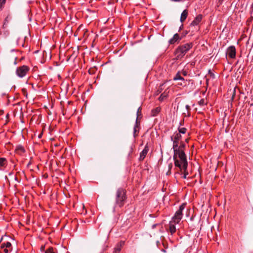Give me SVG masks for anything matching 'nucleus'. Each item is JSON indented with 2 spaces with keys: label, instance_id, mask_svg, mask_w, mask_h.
Instances as JSON below:
<instances>
[{
  "label": "nucleus",
  "instance_id": "obj_14",
  "mask_svg": "<svg viewBox=\"0 0 253 253\" xmlns=\"http://www.w3.org/2000/svg\"><path fill=\"white\" fill-rule=\"evenodd\" d=\"M6 160L5 158H0V170H1V168L4 167L6 164Z\"/></svg>",
  "mask_w": 253,
  "mask_h": 253
},
{
  "label": "nucleus",
  "instance_id": "obj_1",
  "mask_svg": "<svg viewBox=\"0 0 253 253\" xmlns=\"http://www.w3.org/2000/svg\"><path fill=\"white\" fill-rule=\"evenodd\" d=\"M185 207V204H183L180 206L179 209L176 211L174 215L169 223V231L171 235L176 232L175 224H178L182 218V211Z\"/></svg>",
  "mask_w": 253,
  "mask_h": 253
},
{
  "label": "nucleus",
  "instance_id": "obj_27",
  "mask_svg": "<svg viewBox=\"0 0 253 253\" xmlns=\"http://www.w3.org/2000/svg\"><path fill=\"white\" fill-rule=\"evenodd\" d=\"M6 0H0V2H1L2 4H4L5 3Z\"/></svg>",
  "mask_w": 253,
  "mask_h": 253
},
{
  "label": "nucleus",
  "instance_id": "obj_37",
  "mask_svg": "<svg viewBox=\"0 0 253 253\" xmlns=\"http://www.w3.org/2000/svg\"><path fill=\"white\" fill-rule=\"evenodd\" d=\"M13 174V173L12 172H10L9 173V175H12Z\"/></svg>",
  "mask_w": 253,
  "mask_h": 253
},
{
  "label": "nucleus",
  "instance_id": "obj_20",
  "mask_svg": "<svg viewBox=\"0 0 253 253\" xmlns=\"http://www.w3.org/2000/svg\"><path fill=\"white\" fill-rule=\"evenodd\" d=\"M178 131L179 132L178 133H179L180 134H184L186 131V128H185V127L179 128Z\"/></svg>",
  "mask_w": 253,
  "mask_h": 253
},
{
  "label": "nucleus",
  "instance_id": "obj_31",
  "mask_svg": "<svg viewBox=\"0 0 253 253\" xmlns=\"http://www.w3.org/2000/svg\"><path fill=\"white\" fill-rule=\"evenodd\" d=\"M14 179H15V180L17 181L18 182H20V181L18 180L16 176L14 177Z\"/></svg>",
  "mask_w": 253,
  "mask_h": 253
},
{
  "label": "nucleus",
  "instance_id": "obj_34",
  "mask_svg": "<svg viewBox=\"0 0 253 253\" xmlns=\"http://www.w3.org/2000/svg\"><path fill=\"white\" fill-rule=\"evenodd\" d=\"M141 108H140V107H139V108H138V110H137V113H138V112H139L140 111H141Z\"/></svg>",
  "mask_w": 253,
  "mask_h": 253
},
{
  "label": "nucleus",
  "instance_id": "obj_41",
  "mask_svg": "<svg viewBox=\"0 0 253 253\" xmlns=\"http://www.w3.org/2000/svg\"><path fill=\"white\" fill-rule=\"evenodd\" d=\"M44 248V247H42V249H43Z\"/></svg>",
  "mask_w": 253,
  "mask_h": 253
},
{
  "label": "nucleus",
  "instance_id": "obj_16",
  "mask_svg": "<svg viewBox=\"0 0 253 253\" xmlns=\"http://www.w3.org/2000/svg\"><path fill=\"white\" fill-rule=\"evenodd\" d=\"M137 127H138V124L137 119H136L135 124V126L133 128V135H134V137H135L137 135L136 134V132L137 131Z\"/></svg>",
  "mask_w": 253,
  "mask_h": 253
},
{
  "label": "nucleus",
  "instance_id": "obj_3",
  "mask_svg": "<svg viewBox=\"0 0 253 253\" xmlns=\"http://www.w3.org/2000/svg\"><path fill=\"white\" fill-rule=\"evenodd\" d=\"M185 147V144L181 142L177 151V152H176V159H177V157L179 158L181 163L183 164V168L185 170L187 168L188 162L184 151Z\"/></svg>",
  "mask_w": 253,
  "mask_h": 253
},
{
  "label": "nucleus",
  "instance_id": "obj_35",
  "mask_svg": "<svg viewBox=\"0 0 253 253\" xmlns=\"http://www.w3.org/2000/svg\"><path fill=\"white\" fill-rule=\"evenodd\" d=\"M3 4H2V3H1V2H0V9H1V7H2V5H3Z\"/></svg>",
  "mask_w": 253,
  "mask_h": 253
},
{
  "label": "nucleus",
  "instance_id": "obj_13",
  "mask_svg": "<svg viewBox=\"0 0 253 253\" xmlns=\"http://www.w3.org/2000/svg\"><path fill=\"white\" fill-rule=\"evenodd\" d=\"M160 110L161 108L160 107H159L153 109L151 111V116L153 117L157 116L158 114V113L160 112Z\"/></svg>",
  "mask_w": 253,
  "mask_h": 253
},
{
  "label": "nucleus",
  "instance_id": "obj_8",
  "mask_svg": "<svg viewBox=\"0 0 253 253\" xmlns=\"http://www.w3.org/2000/svg\"><path fill=\"white\" fill-rule=\"evenodd\" d=\"M181 39V38L180 37L179 35L178 34H175L173 37L171 38L169 42V44H174L176 42H179Z\"/></svg>",
  "mask_w": 253,
  "mask_h": 253
},
{
  "label": "nucleus",
  "instance_id": "obj_26",
  "mask_svg": "<svg viewBox=\"0 0 253 253\" xmlns=\"http://www.w3.org/2000/svg\"><path fill=\"white\" fill-rule=\"evenodd\" d=\"M172 167V165L171 163H170V164H169V170H170V169H171Z\"/></svg>",
  "mask_w": 253,
  "mask_h": 253
},
{
  "label": "nucleus",
  "instance_id": "obj_10",
  "mask_svg": "<svg viewBox=\"0 0 253 253\" xmlns=\"http://www.w3.org/2000/svg\"><path fill=\"white\" fill-rule=\"evenodd\" d=\"M202 19V15L201 14L198 15L195 18V19L190 24V26H195L199 24V23L201 21Z\"/></svg>",
  "mask_w": 253,
  "mask_h": 253
},
{
  "label": "nucleus",
  "instance_id": "obj_17",
  "mask_svg": "<svg viewBox=\"0 0 253 253\" xmlns=\"http://www.w3.org/2000/svg\"><path fill=\"white\" fill-rule=\"evenodd\" d=\"M11 246V244L10 242H7L6 243H3L1 245V248H9Z\"/></svg>",
  "mask_w": 253,
  "mask_h": 253
},
{
  "label": "nucleus",
  "instance_id": "obj_38",
  "mask_svg": "<svg viewBox=\"0 0 253 253\" xmlns=\"http://www.w3.org/2000/svg\"><path fill=\"white\" fill-rule=\"evenodd\" d=\"M183 27V25L182 24V25H181L180 27V29H181V27Z\"/></svg>",
  "mask_w": 253,
  "mask_h": 253
},
{
  "label": "nucleus",
  "instance_id": "obj_11",
  "mask_svg": "<svg viewBox=\"0 0 253 253\" xmlns=\"http://www.w3.org/2000/svg\"><path fill=\"white\" fill-rule=\"evenodd\" d=\"M181 138V135L179 133L175 132L173 135L171 136V141H178Z\"/></svg>",
  "mask_w": 253,
  "mask_h": 253
},
{
  "label": "nucleus",
  "instance_id": "obj_29",
  "mask_svg": "<svg viewBox=\"0 0 253 253\" xmlns=\"http://www.w3.org/2000/svg\"><path fill=\"white\" fill-rule=\"evenodd\" d=\"M185 107H186L187 110H189V109H190V106L188 105H186Z\"/></svg>",
  "mask_w": 253,
  "mask_h": 253
},
{
  "label": "nucleus",
  "instance_id": "obj_7",
  "mask_svg": "<svg viewBox=\"0 0 253 253\" xmlns=\"http://www.w3.org/2000/svg\"><path fill=\"white\" fill-rule=\"evenodd\" d=\"M226 54L231 58H234L236 56V48L234 46H229L226 50Z\"/></svg>",
  "mask_w": 253,
  "mask_h": 253
},
{
  "label": "nucleus",
  "instance_id": "obj_33",
  "mask_svg": "<svg viewBox=\"0 0 253 253\" xmlns=\"http://www.w3.org/2000/svg\"><path fill=\"white\" fill-rule=\"evenodd\" d=\"M125 242H121L119 244H122V246L124 245Z\"/></svg>",
  "mask_w": 253,
  "mask_h": 253
},
{
  "label": "nucleus",
  "instance_id": "obj_32",
  "mask_svg": "<svg viewBox=\"0 0 253 253\" xmlns=\"http://www.w3.org/2000/svg\"><path fill=\"white\" fill-rule=\"evenodd\" d=\"M6 22H5L3 25V28H4L6 27Z\"/></svg>",
  "mask_w": 253,
  "mask_h": 253
},
{
  "label": "nucleus",
  "instance_id": "obj_23",
  "mask_svg": "<svg viewBox=\"0 0 253 253\" xmlns=\"http://www.w3.org/2000/svg\"><path fill=\"white\" fill-rule=\"evenodd\" d=\"M199 103L201 106L204 105L205 104V100L204 99H201V100L199 102Z\"/></svg>",
  "mask_w": 253,
  "mask_h": 253
},
{
  "label": "nucleus",
  "instance_id": "obj_9",
  "mask_svg": "<svg viewBox=\"0 0 253 253\" xmlns=\"http://www.w3.org/2000/svg\"><path fill=\"white\" fill-rule=\"evenodd\" d=\"M149 149V147L148 146L147 144L145 145L144 149L143 151L140 153V160H143L146 157L147 154L148 152Z\"/></svg>",
  "mask_w": 253,
  "mask_h": 253
},
{
  "label": "nucleus",
  "instance_id": "obj_30",
  "mask_svg": "<svg viewBox=\"0 0 253 253\" xmlns=\"http://www.w3.org/2000/svg\"><path fill=\"white\" fill-rule=\"evenodd\" d=\"M157 224H153V225L152 226V228L153 229H154V228L156 227V226H157Z\"/></svg>",
  "mask_w": 253,
  "mask_h": 253
},
{
  "label": "nucleus",
  "instance_id": "obj_6",
  "mask_svg": "<svg viewBox=\"0 0 253 253\" xmlns=\"http://www.w3.org/2000/svg\"><path fill=\"white\" fill-rule=\"evenodd\" d=\"M28 71V69L27 67L26 66H23L17 69L16 74L18 77L22 78L26 75Z\"/></svg>",
  "mask_w": 253,
  "mask_h": 253
},
{
  "label": "nucleus",
  "instance_id": "obj_24",
  "mask_svg": "<svg viewBox=\"0 0 253 253\" xmlns=\"http://www.w3.org/2000/svg\"><path fill=\"white\" fill-rule=\"evenodd\" d=\"M4 250H3V251L5 253H9V250L8 249V248H3Z\"/></svg>",
  "mask_w": 253,
  "mask_h": 253
},
{
  "label": "nucleus",
  "instance_id": "obj_19",
  "mask_svg": "<svg viewBox=\"0 0 253 253\" xmlns=\"http://www.w3.org/2000/svg\"><path fill=\"white\" fill-rule=\"evenodd\" d=\"M168 94L165 92L162 93L159 98V100L161 101H163L165 98L167 97Z\"/></svg>",
  "mask_w": 253,
  "mask_h": 253
},
{
  "label": "nucleus",
  "instance_id": "obj_28",
  "mask_svg": "<svg viewBox=\"0 0 253 253\" xmlns=\"http://www.w3.org/2000/svg\"><path fill=\"white\" fill-rule=\"evenodd\" d=\"M19 149L21 150L22 152H24V149L22 146L19 147Z\"/></svg>",
  "mask_w": 253,
  "mask_h": 253
},
{
  "label": "nucleus",
  "instance_id": "obj_2",
  "mask_svg": "<svg viewBox=\"0 0 253 253\" xmlns=\"http://www.w3.org/2000/svg\"><path fill=\"white\" fill-rule=\"evenodd\" d=\"M126 199L125 190L122 188H118L116 193L115 203L114 208L115 209L117 207L120 208L123 207L125 204Z\"/></svg>",
  "mask_w": 253,
  "mask_h": 253
},
{
  "label": "nucleus",
  "instance_id": "obj_39",
  "mask_svg": "<svg viewBox=\"0 0 253 253\" xmlns=\"http://www.w3.org/2000/svg\"><path fill=\"white\" fill-rule=\"evenodd\" d=\"M41 135H42V134L39 135V137L40 138Z\"/></svg>",
  "mask_w": 253,
  "mask_h": 253
},
{
  "label": "nucleus",
  "instance_id": "obj_40",
  "mask_svg": "<svg viewBox=\"0 0 253 253\" xmlns=\"http://www.w3.org/2000/svg\"><path fill=\"white\" fill-rule=\"evenodd\" d=\"M88 72H89V74H91L90 70H88Z\"/></svg>",
  "mask_w": 253,
  "mask_h": 253
},
{
  "label": "nucleus",
  "instance_id": "obj_12",
  "mask_svg": "<svg viewBox=\"0 0 253 253\" xmlns=\"http://www.w3.org/2000/svg\"><path fill=\"white\" fill-rule=\"evenodd\" d=\"M188 15V11L186 9L184 10L180 16V22L182 23L187 18Z\"/></svg>",
  "mask_w": 253,
  "mask_h": 253
},
{
  "label": "nucleus",
  "instance_id": "obj_18",
  "mask_svg": "<svg viewBox=\"0 0 253 253\" xmlns=\"http://www.w3.org/2000/svg\"><path fill=\"white\" fill-rule=\"evenodd\" d=\"M174 80H184V78L182 77L179 73H177L173 78Z\"/></svg>",
  "mask_w": 253,
  "mask_h": 253
},
{
  "label": "nucleus",
  "instance_id": "obj_5",
  "mask_svg": "<svg viewBox=\"0 0 253 253\" xmlns=\"http://www.w3.org/2000/svg\"><path fill=\"white\" fill-rule=\"evenodd\" d=\"M173 142L172 148L173 149L174 155H173V160L174 162V165L175 167L181 168V165L180 162L177 159H176V152H177V150L179 149L178 141H172Z\"/></svg>",
  "mask_w": 253,
  "mask_h": 253
},
{
  "label": "nucleus",
  "instance_id": "obj_21",
  "mask_svg": "<svg viewBox=\"0 0 253 253\" xmlns=\"http://www.w3.org/2000/svg\"><path fill=\"white\" fill-rule=\"evenodd\" d=\"M45 253H55L53 251V249L51 247L49 248L45 252Z\"/></svg>",
  "mask_w": 253,
  "mask_h": 253
},
{
  "label": "nucleus",
  "instance_id": "obj_4",
  "mask_svg": "<svg viewBox=\"0 0 253 253\" xmlns=\"http://www.w3.org/2000/svg\"><path fill=\"white\" fill-rule=\"evenodd\" d=\"M192 46L193 44L191 42L187 43L179 46L175 51L176 59H179L182 58Z\"/></svg>",
  "mask_w": 253,
  "mask_h": 253
},
{
  "label": "nucleus",
  "instance_id": "obj_15",
  "mask_svg": "<svg viewBox=\"0 0 253 253\" xmlns=\"http://www.w3.org/2000/svg\"><path fill=\"white\" fill-rule=\"evenodd\" d=\"M180 164L181 165V168H179L181 170H184V173H183V176H182V177L184 179H185L186 178V176H187V175L188 174V172L186 171L187 170V169L185 170L183 168V164H182L181 163V162H180Z\"/></svg>",
  "mask_w": 253,
  "mask_h": 253
},
{
  "label": "nucleus",
  "instance_id": "obj_22",
  "mask_svg": "<svg viewBox=\"0 0 253 253\" xmlns=\"http://www.w3.org/2000/svg\"><path fill=\"white\" fill-rule=\"evenodd\" d=\"M122 244H118L117 247L115 249V250L117 252H120L121 250Z\"/></svg>",
  "mask_w": 253,
  "mask_h": 253
},
{
  "label": "nucleus",
  "instance_id": "obj_36",
  "mask_svg": "<svg viewBox=\"0 0 253 253\" xmlns=\"http://www.w3.org/2000/svg\"><path fill=\"white\" fill-rule=\"evenodd\" d=\"M120 253V252H117L116 251L114 250V253Z\"/></svg>",
  "mask_w": 253,
  "mask_h": 253
},
{
  "label": "nucleus",
  "instance_id": "obj_25",
  "mask_svg": "<svg viewBox=\"0 0 253 253\" xmlns=\"http://www.w3.org/2000/svg\"><path fill=\"white\" fill-rule=\"evenodd\" d=\"M171 0L172 1H174V2H180V1H183V0Z\"/></svg>",
  "mask_w": 253,
  "mask_h": 253
}]
</instances>
